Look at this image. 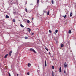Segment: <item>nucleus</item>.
Wrapping results in <instances>:
<instances>
[{
	"label": "nucleus",
	"mask_w": 76,
	"mask_h": 76,
	"mask_svg": "<svg viewBox=\"0 0 76 76\" xmlns=\"http://www.w3.org/2000/svg\"><path fill=\"white\" fill-rule=\"evenodd\" d=\"M29 32H31V29L29 28H27Z\"/></svg>",
	"instance_id": "obj_4"
},
{
	"label": "nucleus",
	"mask_w": 76,
	"mask_h": 76,
	"mask_svg": "<svg viewBox=\"0 0 76 76\" xmlns=\"http://www.w3.org/2000/svg\"><path fill=\"white\" fill-rule=\"evenodd\" d=\"M25 10L26 12H28V10H27V9H26V8Z\"/></svg>",
	"instance_id": "obj_23"
},
{
	"label": "nucleus",
	"mask_w": 76,
	"mask_h": 76,
	"mask_svg": "<svg viewBox=\"0 0 76 76\" xmlns=\"http://www.w3.org/2000/svg\"><path fill=\"white\" fill-rule=\"evenodd\" d=\"M45 67L47 66V64H45Z\"/></svg>",
	"instance_id": "obj_32"
},
{
	"label": "nucleus",
	"mask_w": 76,
	"mask_h": 76,
	"mask_svg": "<svg viewBox=\"0 0 76 76\" xmlns=\"http://www.w3.org/2000/svg\"><path fill=\"white\" fill-rule=\"evenodd\" d=\"M52 76H54V73H53V72H52Z\"/></svg>",
	"instance_id": "obj_21"
},
{
	"label": "nucleus",
	"mask_w": 76,
	"mask_h": 76,
	"mask_svg": "<svg viewBox=\"0 0 76 76\" xmlns=\"http://www.w3.org/2000/svg\"><path fill=\"white\" fill-rule=\"evenodd\" d=\"M32 35H34V33H32L31 34Z\"/></svg>",
	"instance_id": "obj_28"
},
{
	"label": "nucleus",
	"mask_w": 76,
	"mask_h": 76,
	"mask_svg": "<svg viewBox=\"0 0 76 76\" xmlns=\"http://www.w3.org/2000/svg\"><path fill=\"white\" fill-rule=\"evenodd\" d=\"M64 67H67V64L65 62L64 64Z\"/></svg>",
	"instance_id": "obj_2"
},
{
	"label": "nucleus",
	"mask_w": 76,
	"mask_h": 76,
	"mask_svg": "<svg viewBox=\"0 0 76 76\" xmlns=\"http://www.w3.org/2000/svg\"><path fill=\"white\" fill-rule=\"evenodd\" d=\"M25 38L26 39H28V37H27L26 36H25Z\"/></svg>",
	"instance_id": "obj_12"
},
{
	"label": "nucleus",
	"mask_w": 76,
	"mask_h": 76,
	"mask_svg": "<svg viewBox=\"0 0 76 76\" xmlns=\"http://www.w3.org/2000/svg\"><path fill=\"white\" fill-rule=\"evenodd\" d=\"M32 20H33V19H34V18H33V17H32Z\"/></svg>",
	"instance_id": "obj_34"
},
{
	"label": "nucleus",
	"mask_w": 76,
	"mask_h": 76,
	"mask_svg": "<svg viewBox=\"0 0 76 76\" xmlns=\"http://www.w3.org/2000/svg\"><path fill=\"white\" fill-rule=\"evenodd\" d=\"M30 66H31V64L30 63H28V67H30Z\"/></svg>",
	"instance_id": "obj_6"
},
{
	"label": "nucleus",
	"mask_w": 76,
	"mask_h": 76,
	"mask_svg": "<svg viewBox=\"0 0 76 76\" xmlns=\"http://www.w3.org/2000/svg\"><path fill=\"white\" fill-rule=\"evenodd\" d=\"M54 34H56V33H54Z\"/></svg>",
	"instance_id": "obj_40"
},
{
	"label": "nucleus",
	"mask_w": 76,
	"mask_h": 76,
	"mask_svg": "<svg viewBox=\"0 0 76 76\" xmlns=\"http://www.w3.org/2000/svg\"><path fill=\"white\" fill-rule=\"evenodd\" d=\"M6 18L7 19H8V18H9V16H8L7 15H6Z\"/></svg>",
	"instance_id": "obj_7"
},
{
	"label": "nucleus",
	"mask_w": 76,
	"mask_h": 76,
	"mask_svg": "<svg viewBox=\"0 0 76 76\" xmlns=\"http://www.w3.org/2000/svg\"><path fill=\"white\" fill-rule=\"evenodd\" d=\"M58 32V30H55V33H57Z\"/></svg>",
	"instance_id": "obj_15"
},
{
	"label": "nucleus",
	"mask_w": 76,
	"mask_h": 76,
	"mask_svg": "<svg viewBox=\"0 0 76 76\" xmlns=\"http://www.w3.org/2000/svg\"><path fill=\"white\" fill-rule=\"evenodd\" d=\"M68 33H69V34H71V33H72V32H71V30H69V31H68Z\"/></svg>",
	"instance_id": "obj_13"
},
{
	"label": "nucleus",
	"mask_w": 76,
	"mask_h": 76,
	"mask_svg": "<svg viewBox=\"0 0 76 76\" xmlns=\"http://www.w3.org/2000/svg\"><path fill=\"white\" fill-rule=\"evenodd\" d=\"M64 73H66V71H65V70L64 71Z\"/></svg>",
	"instance_id": "obj_33"
},
{
	"label": "nucleus",
	"mask_w": 76,
	"mask_h": 76,
	"mask_svg": "<svg viewBox=\"0 0 76 76\" xmlns=\"http://www.w3.org/2000/svg\"><path fill=\"white\" fill-rule=\"evenodd\" d=\"M1 67H2V68H3V67H0V69H1Z\"/></svg>",
	"instance_id": "obj_38"
},
{
	"label": "nucleus",
	"mask_w": 76,
	"mask_h": 76,
	"mask_svg": "<svg viewBox=\"0 0 76 76\" xmlns=\"http://www.w3.org/2000/svg\"><path fill=\"white\" fill-rule=\"evenodd\" d=\"M59 72L61 73V67L59 68Z\"/></svg>",
	"instance_id": "obj_9"
},
{
	"label": "nucleus",
	"mask_w": 76,
	"mask_h": 76,
	"mask_svg": "<svg viewBox=\"0 0 76 76\" xmlns=\"http://www.w3.org/2000/svg\"><path fill=\"white\" fill-rule=\"evenodd\" d=\"M49 54H50V55H51V53H50V52H49Z\"/></svg>",
	"instance_id": "obj_30"
},
{
	"label": "nucleus",
	"mask_w": 76,
	"mask_h": 76,
	"mask_svg": "<svg viewBox=\"0 0 76 76\" xmlns=\"http://www.w3.org/2000/svg\"><path fill=\"white\" fill-rule=\"evenodd\" d=\"M72 12H71L70 15V17H71V16H72Z\"/></svg>",
	"instance_id": "obj_10"
},
{
	"label": "nucleus",
	"mask_w": 76,
	"mask_h": 76,
	"mask_svg": "<svg viewBox=\"0 0 76 76\" xmlns=\"http://www.w3.org/2000/svg\"><path fill=\"white\" fill-rule=\"evenodd\" d=\"M47 15H49V11H48L47 13Z\"/></svg>",
	"instance_id": "obj_18"
},
{
	"label": "nucleus",
	"mask_w": 76,
	"mask_h": 76,
	"mask_svg": "<svg viewBox=\"0 0 76 76\" xmlns=\"http://www.w3.org/2000/svg\"><path fill=\"white\" fill-rule=\"evenodd\" d=\"M66 15H65L64 16H62V17H63L64 18H65L66 17Z\"/></svg>",
	"instance_id": "obj_14"
},
{
	"label": "nucleus",
	"mask_w": 76,
	"mask_h": 76,
	"mask_svg": "<svg viewBox=\"0 0 76 76\" xmlns=\"http://www.w3.org/2000/svg\"><path fill=\"white\" fill-rule=\"evenodd\" d=\"M47 64V61H46V60L45 61V64Z\"/></svg>",
	"instance_id": "obj_31"
},
{
	"label": "nucleus",
	"mask_w": 76,
	"mask_h": 76,
	"mask_svg": "<svg viewBox=\"0 0 76 76\" xmlns=\"http://www.w3.org/2000/svg\"><path fill=\"white\" fill-rule=\"evenodd\" d=\"M8 75H9V76H11V75H10V73H8Z\"/></svg>",
	"instance_id": "obj_26"
},
{
	"label": "nucleus",
	"mask_w": 76,
	"mask_h": 76,
	"mask_svg": "<svg viewBox=\"0 0 76 76\" xmlns=\"http://www.w3.org/2000/svg\"><path fill=\"white\" fill-rule=\"evenodd\" d=\"M63 46H64L63 44H61V47H63Z\"/></svg>",
	"instance_id": "obj_17"
},
{
	"label": "nucleus",
	"mask_w": 76,
	"mask_h": 76,
	"mask_svg": "<svg viewBox=\"0 0 76 76\" xmlns=\"http://www.w3.org/2000/svg\"><path fill=\"white\" fill-rule=\"evenodd\" d=\"M17 76H18V74H17Z\"/></svg>",
	"instance_id": "obj_37"
},
{
	"label": "nucleus",
	"mask_w": 76,
	"mask_h": 76,
	"mask_svg": "<svg viewBox=\"0 0 76 76\" xmlns=\"http://www.w3.org/2000/svg\"><path fill=\"white\" fill-rule=\"evenodd\" d=\"M30 51H33V52L34 53H37V52L35 51V50H34V49L31 48L30 50Z\"/></svg>",
	"instance_id": "obj_1"
},
{
	"label": "nucleus",
	"mask_w": 76,
	"mask_h": 76,
	"mask_svg": "<svg viewBox=\"0 0 76 76\" xmlns=\"http://www.w3.org/2000/svg\"><path fill=\"white\" fill-rule=\"evenodd\" d=\"M8 56V54H7L6 55L4 56L5 58H7V57Z\"/></svg>",
	"instance_id": "obj_5"
},
{
	"label": "nucleus",
	"mask_w": 76,
	"mask_h": 76,
	"mask_svg": "<svg viewBox=\"0 0 76 76\" xmlns=\"http://www.w3.org/2000/svg\"><path fill=\"white\" fill-rule=\"evenodd\" d=\"M13 22H16V21L15 20V19H13Z\"/></svg>",
	"instance_id": "obj_20"
},
{
	"label": "nucleus",
	"mask_w": 76,
	"mask_h": 76,
	"mask_svg": "<svg viewBox=\"0 0 76 76\" xmlns=\"http://www.w3.org/2000/svg\"><path fill=\"white\" fill-rule=\"evenodd\" d=\"M49 32L50 33H51V31L50 30H49Z\"/></svg>",
	"instance_id": "obj_24"
},
{
	"label": "nucleus",
	"mask_w": 76,
	"mask_h": 76,
	"mask_svg": "<svg viewBox=\"0 0 76 76\" xmlns=\"http://www.w3.org/2000/svg\"><path fill=\"white\" fill-rule=\"evenodd\" d=\"M14 13H16V12H15Z\"/></svg>",
	"instance_id": "obj_42"
},
{
	"label": "nucleus",
	"mask_w": 76,
	"mask_h": 76,
	"mask_svg": "<svg viewBox=\"0 0 76 76\" xmlns=\"http://www.w3.org/2000/svg\"><path fill=\"white\" fill-rule=\"evenodd\" d=\"M37 6L39 5V0H37Z\"/></svg>",
	"instance_id": "obj_3"
},
{
	"label": "nucleus",
	"mask_w": 76,
	"mask_h": 76,
	"mask_svg": "<svg viewBox=\"0 0 76 76\" xmlns=\"http://www.w3.org/2000/svg\"><path fill=\"white\" fill-rule=\"evenodd\" d=\"M5 67H6V66H5Z\"/></svg>",
	"instance_id": "obj_43"
},
{
	"label": "nucleus",
	"mask_w": 76,
	"mask_h": 76,
	"mask_svg": "<svg viewBox=\"0 0 76 76\" xmlns=\"http://www.w3.org/2000/svg\"><path fill=\"white\" fill-rule=\"evenodd\" d=\"M27 22L28 23H29V22H30V21H29V20H27Z\"/></svg>",
	"instance_id": "obj_19"
},
{
	"label": "nucleus",
	"mask_w": 76,
	"mask_h": 76,
	"mask_svg": "<svg viewBox=\"0 0 76 76\" xmlns=\"http://www.w3.org/2000/svg\"><path fill=\"white\" fill-rule=\"evenodd\" d=\"M52 67H54V66H52Z\"/></svg>",
	"instance_id": "obj_39"
},
{
	"label": "nucleus",
	"mask_w": 76,
	"mask_h": 76,
	"mask_svg": "<svg viewBox=\"0 0 76 76\" xmlns=\"http://www.w3.org/2000/svg\"><path fill=\"white\" fill-rule=\"evenodd\" d=\"M52 4H54V1H53V0L52 1Z\"/></svg>",
	"instance_id": "obj_16"
},
{
	"label": "nucleus",
	"mask_w": 76,
	"mask_h": 76,
	"mask_svg": "<svg viewBox=\"0 0 76 76\" xmlns=\"http://www.w3.org/2000/svg\"><path fill=\"white\" fill-rule=\"evenodd\" d=\"M45 49L47 50V51H48V50L47 48H45Z\"/></svg>",
	"instance_id": "obj_25"
},
{
	"label": "nucleus",
	"mask_w": 76,
	"mask_h": 76,
	"mask_svg": "<svg viewBox=\"0 0 76 76\" xmlns=\"http://www.w3.org/2000/svg\"><path fill=\"white\" fill-rule=\"evenodd\" d=\"M20 26L22 28H23L24 27V26L22 25L21 23L20 24Z\"/></svg>",
	"instance_id": "obj_11"
},
{
	"label": "nucleus",
	"mask_w": 76,
	"mask_h": 76,
	"mask_svg": "<svg viewBox=\"0 0 76 76\" xmlns=\"http://www.w3.org/2000/svg\"><path fill=\"white\" fill-rule=\"evenodd\" d=\"M52 69L53 70H54V67H52Z\"/></svg>",
	"instance_id": "obj_29"
},
{
	"label": "nucleus",
	"mask_w": 76,
	"mask_h": 76,
	"mask_svg": "<svg viewBox=\"0 0 76 76\" xmlns=\"http://www.w3.org/2000/svg\"><path fill=\"white\" fill-rule=\"evenodd\" d=\"M38 70H37V72L38 73V75H39V76H40V75L39 74V72H38Z\"/></svg>",
	"instance_id": "obj_22"
},
{
	"label": "nucleus",
	"mask_w": 76,
	"mask_h": 76,
	"mask_svg": "<svg viewBox=\"0 0 76 76\" xmlns=\"http://www.w3.org/2000/svg\"><path fill=\"white\" fill-rule=\"evenodd\" d=\"M33 5V4H30V5Z\"/></svg>",
	"instance_id": "obj_35"
},
{
	"label": "nucleus",
	"mask_w": 76,
	"mask_h": 76,
	"mask_svg": "<svg viewBox=\"0 0 76 76\" xmlns=\"http://www.w3.org/2000/svg\"><path fill=\"white\" fill-rule=\"evenodd\" d=\"M12 53V51H10L9 53L10 56H11V54Z\"/></svg>",
	"instance_id": "obj_8"
},
{
	"label": "nucleus",
	"mask_w": 76,
	"mask_h": 76,
	"mask_svg": "<svg viewBox=\"0 0 76 76\" xmlns=\"http://www.w3.org/2000/svg\"><path fill=\"white\" fill-rule=\"evenodd\" d=\"M27 75H29V72H28L27 73Z\"/></svg>",
	"instance_id": "obj_27"
},
{
	"label": "nucleus",
	"mask_w": 76,
	"mask_h": 76,
	"mask_svg": "<svg viewBox=\"0 0 76 76\" xmlns=\"http://www.w3.org/2000/svg\"><path fill=\"white\" fill-rule=\"evenodd\" d=\"M26 4L27 3V1H26Z\"/></svg>",
	"instance_id": "obj_36"
},
{
	"label": "nucleus",
	"mask_w": 76,
	"mask_h": 76,
	"mask_svg": "<svg viewBox=\"0 0 76 76\" xmlns=\"http://www.w3.org/2000/svg\"><path fill=\"white\" fill-rule=\"evenodd\" d=\"M65 67V68H66V67Z\"/></svg>",
	"instance_id": "obj_41"
}]
</instances>
